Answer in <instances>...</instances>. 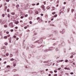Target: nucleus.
Instances as JSON below:
<instances>
[{
  "label": "nucleus",
  "instance_id": "obj_1",
  "mask_svg": "<svg viewBox=\"0 0 76 76\" xmlns=\"http://www.w3.org/2000/svg\"><path fill=\"white\" fill-rule=\"evenodd\" d=\"M43 41H41V40H39L37 41L34 42V43H38V44H41Z\"/></svg>",
  "mask_w": 76,
  "mask_h": 76
},
{
  "label": "nucleus",
  "instance_id": "obj_2",
  "mask_svg": "<svg viewBox=\"0 0 76 76\" xmlns=\"http://www.w3.org/2000/svg\"><path fill=\"white\" fill-rule=\"evenodd\" d=\"M9 26L10 28H13L14 27V25H13L12 23H11L9 24Z\"/></svg>",
  "mask_w": 76,
  "mask_h": 76
},
{
  "label": "nucleus",
  "instance_id": "obj_3",
  "mask_svg": "<svg viewBox=\"0 0 76 76\" xmlns=\"http://www.w3.org/2000/svg\"><path fill=\"white\" fill-rule=\"evenodd\" d=\"M62 10H63V9H61L60 10L59 12V15H61V13H64V10H63L62 11Z\"/></svg>",
  "mask_w": 76,
  "mask_h": 76
},
{
  "label": "nucleus",
  "instance_id": "obj_4",
  "mask_svg": "<svg viewBox=\"0 0 76 76\" xmlns=\"http://www.w3.org/2000/svg\"><path fill=\"white\" fill-rule=\"evenodd\" d=\"M54 47H51L49 48V51H52V50H54Z\"/></svg>",
  "mask_w": 76,
  "mask_h": 76
},
{
  "label": "nucleus",
  "instance_id": "obj_5",
  "mask_svg": "<svg viewBox=\"0 0 76 76\" xmlns=\"http://www.w3.org/2000/svg\"><path fill=\"white\" fill-rule=\"evenodd\" d=\"M71 54L72 55V56H71L70 57V58H73V56H74V55H75V53H72Z\"/></svg>",
  "mask_w": 76,
  "mask_h": 76
},
{
  "label": "nucleus",
  "instance_id": "obj_6",
  "mask_svg": "<svg viewBox=\"0 0 76 76\" xmlns=\"http://www.w3.org/2000/svg\"><path fill=\"white\" fill-rule=\"evenodd\" d=\"M8 40H9V42H10V43H11V41H12V38L10 37L8 39Z\"/></svg>",
  "mask_w": 76,
  "mask_h": 76
},
{
  "label": "nucleus",
  "instance_id": "obj_7",
  "mask_svg": "<svg viewBox=\"0 0 76 76\" xmlns=\"http://www.w3.org/2000/svg\"><path fill=\"white\" fill-rule=\"evenodd\" d=\"M33 12H32V11L31 10H29L28 11V13H29V14H32V13Z\"/></svg>",
  "mask_w": 76,
  "mask_h": 76
},
{
  "label": "nucleus",
  "instance_id": "obj_8",
  "mask_svg": "<svg viewBox=\"0 0 76 76\" xmlns=\"http://www.w3.org/2000/svg\"><path fill=\"white\" fill-rule=\"evenodd\" d=\"M44 63H50V61H43Z\"/></svg>",
  "mask_w": 76,
  "mask_h": 76
},
{
  "label": "nucleus",
  "instance_id": "obj_9",
  "mask_svg": "<svg viewBox=\"0 0 76 76\" xmlns=\"http://www.w3.org/2000/svg\"><path fill=\"white\" fill-rule=\"evenodd\" d=\"M35 47V46L33 45H31L30 46V47H31V48H34V47Z\"/></svg>",
  "mask_w": 76,
  "mask_h": 76
},
{
  "label": "nucleus",
  "instance_id": "obj_10",
  "mask_svg": "<svg viewBox=\"0 0 76 76\" xmlns=\"http://www.w3.org/2000/svg\"><path fill=\"white\" fill-rule=\"evenodd\" d=\"M39 12L38 11H35V14H34L35 15H37V14H38Z\"/></svg>",
  "mask_w": 76,
  "mask_h": 76
},
{
  "label": "nucleus",
  "instance_id": "obj_11",
  "mask_svg": "<svg viewBox=\"0 0 76 76\" xmlns=\"http://www.w3.org/2000/svg\"><path fill=\"white\" fill-rule=\"evenodd\" d=\"M50 51L49 50V49H46V50H45V52H47L48 51Z\"/></svg>",
  "mask_w": 76,
  "mask_h": 76
},
{
  "label": "nucleus",
  "instance_id": "obj_12",
  "mask_svg": "<svg viewBox=\"0 0 76 76\" xmlns=\"http://www.w3.org/2000/svg\"><path fill=\"white\" fill-rule=\"evenodd\" d=\"M52 9L51 10L52 11H53V10H54V7H52Z\"/></svg>",
  "mask_w": 76,
  "mask_h": 76
},
{
  "label": "nucleus",
  "instance_id": "obj_13",
  "mask_svg": "<svg viewBox=\"0 0 76 76\" xmlns=\"http://www.w3.org/2000/svg\"><path fill=\"white\" fill-rule=\"evenodd\" d=\"M41 8H42V9H43V8H45V6L44 5H42L41 7Z\"/></svg>",
  "mask_w": 76,
  "mask_h": 76
},
{
  "label": "nucleus",
  "instance_id": "obj_14",
  "mask_svg": "<svg viewBox=\"0 0 76 76\" xmlns=\"http://www.w3.org/2000/svg\"><path fill=\"white\" fill-rule=\"evenodd\" d=\"M42 22V19H40L39 20V22Z\"/></svg>",
  "mask_w": 76,
  "mask_h": 76
},
{
  "label": "nucleus",
  "instance_id": "obj_15",
  "mask_svg": "<svg viewBox=\"0 0 76 76\" xmlns=\"http://www.w3.org/2000/svg\"><path fill=\"white\" fill-rule=\"evenodd\" d=\"M6 48V46H4L3 47L1 48V49H5Z\"/></svg>",
  "mask_w": 76,
  "mask_h": 76
},
{
  "label": "nucleus",
  "instance_id": "obj_16",
  "mask_svg": "<svg viewBox=\"0 0 76 76\" xmlns=\"http://www.w3.org/2000/svg\"><path fill=\"white\" fill-rule=\"evenodd\" d=\"M0 23H3V24H4V23H3V20L2 19L1 20Z\"/></svg>",
  "mask_w": 76,
  "mask_h": 76
},
{
  "label": "nucleus",
  "instance_id": "obj_17",
  "mask_svg": "<svg viewBox=\"0 0 76 76\" xmlns=\"http://www.w3.org/2000/svg\"><path fill=\"white\" fill-rule=\"evenodd\" d=\"M44 73V71H43V70L41 71V73H42V74H43Z\"/></svg>",
  "mask_w": 76,
  "mask_h": 76
},
{
  "label": "nucleus",
  "instance_id": "obj_18",
  "mask_svg": "<svg viewBox=\"0 0 76 76\" xmlns=\"http://www.w3.org/2000/svg\"><path fill=\"white\" fill-rule=\"evenodd\" d=\"M64 53H65V54H66V49H64Z\"/></svg>",
  "mask_w": 76,
  "mask_h": 76
},
{
  "label": "nucleus",
  "instance_id": "obj_19",
  "mask_svg": "<svg viewBox=\"0 0 76 76\" xmlns=\"http://www.w3.org/2000/svg\"><path fill=\"white\" fill-rule=\"evenodd\" d=\"M16 7H17V9H18V7H19V5H17L16 6Z\"/></svg>",
  "mask_w": 76,
  "mask_h": 76
},
{
  "label": "nucleus",
  "instance_id": "obj_20",
  "mask_svg": "<svg viewBox=\"0 0 76 76\" xmlns=\"http://www.w3.org/2000/svg\"><path fill=\"white\" fill-rule=\"evenodd\" d=\"M28 58H31V55H28Z\"/></svg>",
  "mask_w": 76,
  "mask_h": 76
},
{
  "label": "nucleus",
  "instance_id": "obj_21",
  "mask_svg": "<svg viewBox=\"0 0 76 76\" xmlns=\"http://www.w3.org/2000/svg\"><path fill=\"white\" fill-rule=\"evenodd\" d=\"M11 15H15V12H12L11 13Z\"/></svg>",
  "mask_w": 76,
  "mask_h": 76
},
{
  "label": "nucleus",
  "instance_id": "obj_22",
  "mask_svg": "<svg viewBox=\"0 0 76 76\" xmlns=\"http://www.w3.org/2000/svg\"><path fill=\"white\" fill-rule=\"evenodd\" d=\"M62 34H63V33H64V32H65V31L64 30V29H63L62 30Z\"/></svg>",
  "mask_w": 76,
  "mask_h": 76
},
{
  "label": "nucleus",
  "instance_id": "obj_23",
  "mask_svg": "<svg viewBox=\"0 0 76 76\" xmlns=\"http://www.w3.org/2000/svg\"><path fill=\"white\" fill-rule=\"evenodd\" d=\"M65 62H66V63H67V62H69V61H68V60H67V59L65 60Z\"/></svg>",
  "mask_w": 76,
  "mask_h": 76
},
{
  "label": "nucleus",
  "instance_id": "obj_24",
  "mask_svg": "<svg viewBox=\"0 0 76 76\" xmlns=\"http://www.w3.org/2000/svg\"><path fill=\"white\" fill-rule=\"evenodd\" d=\"M19 23V21H17L15 22V24L17 25Z\"/></svg>",
  "mask_w": 76,
  "mask_h": 76
},
{
  "label": "nucleus",
  "instance_id": "obj_25",
  "mask_svg": "<svg viewBox=\"0 0 76 76\" xmlns=\"http://www.w3.org/2000/svg\"><path fill=\"white\" fill-rule=\"evenodd\" d=\"M57 43H55L53 44V45L55 46V45H57Z\"/></svg>",
  "mask_w": 76,
  "mask_h": 76
},
{
  "label": "nucleus",
  "instance_id": "obj_26",
  "mask_svg": "<svg viewBox=\"0 0 76 76\" xmlns=\"http://www.w3.org/2000/svg\"><path fill=\"white\" fill-rule=\"evenodd\" d=\"M50 26H55V25H54L53 24H50Z\"/></svg>",
  "mask_w": 76,
  "mask_h": 76
},
{
  "label": "nucleus",
  "instance_id": "obj_27",
  "mask_svg": "<svg viewBox=\"0 0 76 76\" xmlns=\"http://www.w3.org/2000/svg\"><path fill=\"white\" fill-rule=\"evenodd\" d=\"M10 60L11 61H13V60H14V59H13V58H11V59H10Z\"/></svg>",
  "mask_w": 76,
  "mask_h": 76
},
{
  "label": "nucleus",
  "instance_id": "obj_28",
  "mask_svg": "<svg viewBox=\"0 0 76 76\" xmlns=\"http://www.w3.org/2000/svg\"><path fill=\"white\" fill-rule=\"evenodd\" d=\"M24 26V24H22V25H21L20 26L21 27H23V26Z\"/></svg>",
  "mask_w": 76,
  "mask_h": 76
},
{
  "label": "nucleus",
  "instance_id": "obj_29",
  "mask_svg": "<svg viewBox=\"0 0 76 76\" xmlns=\"http://www.w3.org/2000/svg\"><path fill=\"white\" fill-rule=\"evenodd\" d=\"M35 37H33L32 38V40H33V41H34V40H35Z\"/></svg>",
  "mask_w": 76,
  "mask_h": 76
},
{
  "label": "nucleus",
  "instance_id": "obj_30",
  "mask_svg": "<svg viewBox=\"0 0 76 76\" xmlns=\"http://www.w3.org/2000/svg\"><path fill=\"white\" fill-rule=\"evenodd\" d=\"M57 15H55L53 17V18H54V17H57Z\"/></svg>",
  "mask_w": 76,
  "mask_h": 76
},
{
  "label": "nucleus",
  "instance_id": "obj_31",
  "mask_svg": "<svg viewBox=\"0 0 76 76\" xmlns=\"http://www.w3.org/2000/svg\"><path fill=\"white\" fill-rule=\"evenodd\" d=\"M70 8H68V9H67V10H68V12H69V11H70Z\"/></svg>",
  "mask_w": 76,
  "mask_h": 76
},
{
  "label": "nucleus",
  "instance_id": "obj_32",
  "mask_svg": "<svg viewBox=\"0 0 76 76\" xmlns=\"http://www.w3.org/2000/svg\"><path fill=\"white\" fill-rule=\"evenodd\" d=\"M68 43L69 44H71V42H70V41H69V40L68 41Z\"/></svg>",
  "mask_w": 76,
  "mask_h": 76
},
{
  "label": "nucleus",
  "instance_id": "obj_33",
  "mask_svg": "<svg viewBox=\"0 0 76 76\" xmlns=\"http://www.w3.org/2000/svg\"><path fill=\"white\" fill-rule=\"evenodd\" d=\"M7 12H10V10H9V9H7Z\"/></svg>",
  "mask_w": 76,
  "mask_h": 76
},
{
  "label": "nucleus",
  "instance_id": "obj_34",
  "mask_svg": "<svg viewBox=\"0 0 76 76\" xmlns=\"http://www.w3.org/2000/svg\"><path fill=\"white\" fill-rule=\"evenodd\" d=\"M7 68H8L9 67H10V66L9 65H7Z\"/></svg>",
  "mask_w": 76,
  "mask_h": 76
},
{
  "label": "nucleus",
  "instance_id": "obj_35",
  "mask_svg": "<svg viewBox=\"0 0 76 76\" xmlns=\"http://www.w3.org/2000/svg\"><path fill=\"white\" fill-rule=\"evenodd\" d=\"M7 38V36H5L4 37V39H6V38Z\"/></svg>",
  "mask_w": 76,
  "mask_h": 76
},
{
  "label": "nucleus",
  "instance_id": "obj_36",
  "mask_svg": "<svg viewBox=\"0 0 76 76\" xmlns=\"http://www.w3.org/2000/svg\"><path fill=\"white\" fill-rule=\"evenodd\" d=\"M7 6H5V9H6L5 10H6V9H7Z\"/></svg>",
  "mask_w": 76,
  "mask_h": 76
},
{
  "label": "nucleus",
  "instance_id": "obj_37",
  "mask_svg": "<svg viewBox=\"0 0 76 76\" xmlns=\"http://www.w3.org/2000/svg\"><path fill=\"white\" fill-rule=\"evenodd\" d=\"M50 8V7L49 6L47 7V9H48H48H49Z\"/></svg>",
  "mask_w": 76,
  "mask_h": 76
},
{
  "label": "nucleus",
  "instance_id": "obj_38",
  "mask_svg": "<svg viewBox=\"0 0 76 76\" xmlns=\"http://www.w3.org/2000/svg\"><path fill=\"white\" fill-rule=\"evenodd\" d=\"M7 16L9 18H10V14H8L7 15Z\"/></svg>",
  "mask_w": 76,
  "mask_h": 76
},
{
  "label": "nucleus",
  "instance_id": "obj_39",
  "mask_svg": "<svg viewBox=\"0 0 76 76\" xmlns=\"http://www.w3.org/2000/svg\"><path fill=\"white\" fill-rule=\"evenodd\" d=\"M71 11H72V13H73V12H74V10L73 9H72Z\"/></svg>",
  "mask_w": 76,
  "mask_h": 76
},
{
  "label": "nucleus",
  "instance_id": "obj_40",
  "mask_svg": "<svg viewBox=\"0 0 76 76\" xmlns=\"http://www.w3.org/2000/svg\"><path fill=\"white\" fill-rule=\"evenodd\" d=\"M16 70H16V69H13V71H14V72H16Z\"/></svg>",
  "mask_w": 76,
  "mask_h": 76
},
{
  "label": "nucleus",
  "instance_id": "obj_41",
  "mask_svg": "<svg viewBox=\"0 0 76 76\" xmlns=\"http://www.w3.org/2000/svg\"><path fill=\"white\" fill-rule=\"evenodd\" d=\"M4 26L5 28H7V25H4Z\"/></svg>",
  "mask_w": 76,
  "mask_h": 76
},
{
  "label": "nucleus",
  "instance_id": "obj_42",
  "mask_svg": "<svg viewBox=\"0 0 76 76\" xmlns=\"http://www.w3.org/2000/svg\"><path fill=\"white\" fill-rule=\"evenodd\" d=\"M36 5V4H32V6H35Z\"/></svg>",
  "mask_w": 76,
  "mask_h": 76
},
{
  "label": "nucleus",
  "instance_id": "obj_43",
  "mask_svg": "<svg viewBox=\"0 0 76 76\" xmlns=\"http://www.w3.org/2000/svg\"><path fill=\"white\" fill-rule=\"evenodd\" d=\"M6 56H9V53H7L6 54Z\"/></svg>",
  "mask_w": 76,
  "mask_h": 76
},
{
  "label": "nucleus",
  "instance_id": "obj_44",
  "mask_svg": "<svg viewBox=\"0 0 76 76\" xmlns=\"http://www.w3.org/2000/svg\"><path fill=\"white\" fill-rule=\"evenodd\" d=\"M56 13V12H54L52 13V15H54Z\"/></svg>",
  "mask_w": 76,
  "mask_h": 76
},
{
  "label": "nucleus",
  "instance_id": "obj_45",
  "mask_svg": "<svg viewBox=\"0 0 76 76\" xmlns=\"http://www.w3.org/2000/svg\"><path fill=\"white\" fill-rule=\"evenodd\" d=\"M42 9L44 11H45V8H42Z\"/></svg>",
  "mask_w": 76,
  "mask_h": 76
},
{
  "label": "nucleus",
  "instance_id": "obj_46",
  "mask_svg": "<svg viewBox=\"0 0 76 76\" xmlns=\"http://www.w3.org/2000/svg\"><path fill=\"white\" fill-rule=\"evenodd\" d=\"M54 72H55V73H57V70H54Z\"/></svg>",
  "mask_w": 76,
  "mask_h": 76
},
{
  "label": "nucleus",
  "instance_id": "obj_47",
  "mask_svg": "<svg viewBox=\"0 0 76 76\" xmlns=\"http://www.w3.org/2000/svg\"><path fill=\"white\" fill-rule=\"evenodd\" d=\"M64 61V60H60V62H62V61Z\"/></svg>",
  "mask_w": 76,
  "mask_h": 76
},
{
  "label": "nucleus",
  "instance_id": "obj_48",
  "mask_svg": "<svg viewBox=\"0 0 76 76\" xmlns=\"http://www.w3.org/2000/svg\"><path fill=\"white\" fill-rule=\"evenodd\" d=\"M39 3H37L36 4V6H38V5H39Z\"/></svg>",
  "mask_w": 76,
  "mask_h": 76
},
{
  "label": "nucleus",
  "instance_id": "obj_49",
  "mask_svg": "<svg viewBox=\"0 0 76 76\" xmlns=\"http://www.w3.org/2000/svg\"><path fill=\"white\" fill-rule=\"evenodd\" d=\"M49 64L48 65L49 66H51V63H49V64Z\"/></svg>",
  "mask_w": 76,
  "mask_h": 76
},
{
  "label": "nucleus",
  "instance_id": "obj_50",
  "mask_svg": "<svg viewBox=\"0 0 76 76\" xmlns=\"http://www.w3.org/2000/svg\"><path fill=\"white\" fill-rule=\"evenodd\" d=\"M28 16V14H26V15H25V17H26Z\"/></svg>",
  "mask_w": 76,
  "mask_h": 76
},
{
  "label": "nucleus",
  "instance_id": "obj_51",
  "mask_svg": "<svg viewBox=\"0 0 76 76\" xmlns=\"http://www.w3.org/2000/svg\"><path fill=\"white\" fill-rule=\"evenodd\" d=\"M39 19H40V18H39V17H38L37 18V20H39Z\"/></svg>",
  "mask_w": 76,
  "mask_h": 76
},
{
  "label": "nucleus",
  "instance_id": "obj_52",
  "mask_svg": "<svg viewBox=\"0 0 76 76\" xmlns=\"http://www.w3.org/2000/svg\"><path fill=\"white\" fill-rule=\"evenodd\" d=\"M7 34H9V31H7L6 32Z\"/></svg>",
  "mask_w": 76,
  "mask_h": 76
},
{
  "label": "nucleus",
  "instance_id": "obj_53",
  "mask_svg": "<svg viewBox=\"0 0 76 76\" xmlns=\"http://www.w3.org/2000/svg\"><path fill=\"white\" fill-rule=\"evenodd\" d=\"M57 76V74H54L53 75V76Z\"/></svg>",
  "mask_w": 76,
  "mask_h": 76
},
{
  "label": "nucleus",
  "instance_id": "obj_54",
  "mask_svg": "<svg viewBox=\"0 0 76 76\" xmlns=\"http://www.w3.org/2000/svg\"><path fill=\"white\" fill-rule=\"evenodd\" d=\"M7 44H8L7 43H5V45H7Z\"/></svg>",
  "mask_w": 76,
  "mask_h": 76
},
{
  "label": "nucleus",
  "instance_id": "obj_55",
  "mask_svg": "<svg viewBox=\"0 0 76 76\" xmlns=\"http://www.w3.org/2000/svg\"><path fill=\"white\" fill-rule=\"evenodd\" d=\"M13 56V55L12 54H10V57H12Z\"/></svg>",
  "mask_w": 76,
  "mask_h": 76
},
{
  "label": "nucleus",
  "instance_id": "obj_56",
  "mask_svg": "<svg viewBox=\"0 0 76 76\" xmlns=\"http://www.w3.org/2000/svg\"><path fill=\"white\" fill-rule=\"evenodd\" d=\"M13 37L14 38H16V36H14Z\"/></svg>",
  "mask_w": 76,
  "mask_h": 76
},
{
  "label": "nucleus",
  "instance_id": "obj_57",
  "mask_svg": "<svg viewBox=\"0 0 76 76\" xmlns=\"http://www.w3.org/2000/svg\"><path fill=\"white\" fill-rule=\"evenodd\" d=\"M20 18H21V19H23V16H21L20 17Z\"/></svg>",
  "mask_w": 76,
  "mask_h": 76
},
{
  "label": "nucleus",
  "instance_id": "obj_58",
  "mask_svg": "<svg viewBox=\"0 0 76 76\" xmlns=\"http://www.w3.org/2000/svg\"><path fill=\"white\" fill-rule=\"evenodd\" d=\"M15 29H18V27L17 26H16L15 27Z\"/></svg>",
  "mask_w": 76,
  "mask_h": 76
},
{
  "label": "nucleus",
  "instance_id": "obj_59",
  "mask_svg": "<svg viewBox=\"0 0 76 76\" xmlns=\"http://www.w3.org/2000/svg\"><path fill=\"white\" fill-rule=\"evenodd\" d=\"M73 20H74V21L75 20H76V18H73Z\"/></svg>",
  "mask_w": 76,
  "mask_h": 76
},
{
  "label": "nucleus",
  "instance_id": "obj_60",
  "mask_svg": "<svg viewBox=\"0 0 76 76\" xmlns=\"http://www.w3.org/2000/svg\"><path fill=\"white\" fill-rule=\"evenodd\" d=\"M24 28H25V29H26V28H27V26H25L24 27Z\"/></svg>",
  "mask_w": 76,
  "mask_h": 76
},
{
  "label": "nucleus",
  "instance_id": "obj_61",
  "mask_svg": "<svg viewBox=\"0 0 76 76\" xmlns=\"http://www.w3.org/2000/svg\"><path fill=\"white\" fill-rule=\"evenodd\" d=\"M71 75H73V72H71L70 73Z\"/></svg>",
  "mask_w": 76,
  "mask_h": 76
},
{
  "label": "nucleus",
  "instance_id": "obj_62",
  "mask_svg": "<svg viewBox=\"0 0 76 76\" xmlns=\"http://www.w3.org/2000/svg\"><path fill=\"white\" fill-rule=\"evenodd\" d=\"M61 69V68H59L58 69V70H60Z\"/></svg>",
  "mask_w": 76,
  "mask_h": 76
},
{
  "label": "nucleus",
  "instance_id": "obj_63",
  "mask_svg": "<svg viewBox=\"0 0 76 76\" xmlns=\"http://www.w3.org/2000/svg\"><path fill=\"white\" fill-rule=\"evenodd\" d=\"M2 17H3V18H4V14H3L2 15Z\"/></svg>",
  "mask_w": 76,
  "mask_h": 76
},
{
  "label": "nucleus",
  "instance_id": "obj_64",
  "mask_svg": "<svg viewBox=\"0 0 76 76\" xmlns=\"http://www.w3.org/2000/svg\"><path fill=\"white\" fill-rule=\"evenodd\" d=\"M11 32H13V29H11Z\"/></svg>",
  "mask_w": 76,
  "mask_h": 76
}]
</instances>
